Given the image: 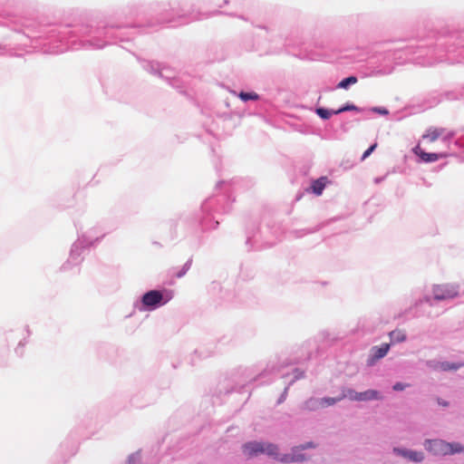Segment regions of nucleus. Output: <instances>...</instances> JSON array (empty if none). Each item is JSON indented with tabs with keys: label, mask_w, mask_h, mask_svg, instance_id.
<instances>
[{
	"label": "nucleus",
	"mask_w": 464,
	"mask_h": 464,
	"mask_svg": "<svg viewBox=\"0 0 464 464\" xmlns=\"http://www.w3.org/2000/svg\"><path fill=\"white\" fill-rule=\"evenodd\" d=\"M409 386L408 384H403L401 382H397L393 385V390L396 392L402 391L405 389V387Z\"/></svg>",
	"instance_id": "20"
},
{
	"label": "nucleus",
	"mask_w": 464,
	"mask_h": 464,
	"mask_svg": "<svg viewBox=\"0 0 464 464\" xmlns=\"http://www.w3.org/2000/svg\"><path fill=\"white\" fill-rule=\"evenodd\" d=\"M264 443L261 442H248L244 444L243 452L247 458H252L263 453Z\"/></svg>",
	"instance_id": "7"
},
{
	"label": "nucleus",
	"mask_w": 464,
	"mask_h": 464,
	"mask_svg": "<svg viewBox=\"0 0 464 464\" xmlns=\"http://www.w3.org/2000/svg\"><path fill=\"white\" fill-rule=\"evenodd\" d=\"M326 181L327 179L325 177H321L314 180L311 187L312 191L317 196L321 195L324 188H325Z\"/></svg>",
	"instance_id": "10"
},
{
	"label": "nucleus",
	"mask_w": 464,
	"mask_h": 464,
	"mask_svg": "<svg viewBox=\"0 0 464 464\" xmlns=\"http://www.w3.org/2000/svg\"><path fill=\"white\" fill-rule=\"evenodd\" d=\"M334 111H329L327 109H324V108H318L316 109V113L322 118V119H324V120H327L329 119L334 113Z\"/></svg>",
	"instance_id": "15"
},
{
	"label": "nucleus",
	"mask_w": 464,
	"mask_h": 464,
	"mask_svg": "<svg viewBox=\"0 0 464 464\" xmlns=\"http://www.w3.org/2000/svg\"><path fill=\"white\" fill-rule=\"evenodd\" d=\"M376 147H377V143H374L368 150H366L364 151V153L362 154V160H364L367 157H369L373 152V150L376 149Z\"/></svg>",
	"instance_id": "18"
},
{
	"label": "nucleus",
	"mask_w": 464,
	"mask_h": 464,
	"mask_svg": "<svg viewBox=\"0 0 464 464\" xmlns=\"http://www.w3.org/2000/svg\"><path fill=\"white\" fill-rule=\"evenodd\" d=\"M357 110H358V108L355 105L351 104V105H346L344 107H342V108L338 109L337 111H334V113L338 114V113H341V112H343L346 111H357Z\"/></svg>",
	"instance_id": "17"
},
{
	"label": "nucleus",
	"mask_w": 464,
	"mask_h": 464,
	"mask_svg": "<svg viewBox=\"0 0 464 464\" xmlns=\"http://www.w3.org/2000/svg\"><path fill=\"white\" fill-rule=\"evenodd\" d=\"M168 300L163 301V295L158 290H151L147 292L142 296V304L145 306L155 307L161 304H166Z\"/></svg>",
	"instance_id": "5"
},
{
	"label": "nucleus",
	"mask_w": 464,
	"mask_h": 464,
	"mask_svg": "<svg viewBox=\"0 0 464 464\" xmlns=\"http://www.w3.org/2000/svg\"><path fill=\"white\" fill-rule=\"evenodd\" d=\"M390 337L392 342L401 343V342L405 341L406 334H405L404 331L397 329V330L391 332Z\"/></svg>",
	"instance_id": "12"
},
{
	"label": "nucleus",
	"mask_w": 464,
	"mask_h": 464,
	"mask_svg": "<svg viewBox=\"0 0 464 464\" xmlns=\"http://www.w3.org/2000/svg\"><path fill=\"white\" fill-rule=\"evenodd\" d=\"M395 450L398 451L402 456H404L415 462H420L424 459L422 452L412 451V450Z\"/></svg>",
	"instance_id": "9"
},
{
	"label": "nucleus",
	"mask_w": 464,
	"mask_h": 464,
	"mask_svg": "<svg viewBox=\"0 0 464 464\" xmlns=\"http://www.w3.org/2000/svg\"><path fill=\"white\" fill-rule=\"evenodd\" d=\"M373 111H378L379 113H382V114H387L388 113V111L386 109L374 108Z\"/></svg>",
	"instance_id": "22"
},
{
	"label": "nucleus",
	"mask_w": 464,
	"mask_h": 464,
	"mask_svg": "<svg viewBox=\"0 0 464 464\" xmlns=\"http://www.w3.org/2000/svg\"><path fill=\"white\" fill-rule=\"evenodd\" d=\"M389 349L390 345L387 343L382 344L381 347L375 346L372 349V355L374 360H379L387 354Z\"/></svg>",
	"instance_id": "11"
},
{
	"label": "nucleus",
	"mask_w": 464,
	"mask_h": 464,
	"mask_svg": "<svg viewBox=\"0 0 464 464\" xmlns=\"http://www.w3.org/2000/svg\"><path fill=\"white\" fill-rule=\"evenodd\" d=\"M239 98L242 100V101H250V100H257L258 99V95L256 93V92H241L239 93Z\"/></svg>",
	"instance_id": "16"
},
{
	"label": "nucleus",
	"mask_w": 464,
	"mask_h": 464,
	"mask_svg": "<svg viewBox=\"0 0 464 464\" xmlns=\"http://www.w3.org/2000/svg\"><path fill=\"white\" fill-rule=\"evenodd\" d=\"M435 299L444 300L454 298L458 295V288L453 285H440L433 288Z\"/></svg>",
	"instance_id": "4"
},
{
	"label": "nucleus",
	"mask_w": 464,
	"mask_h": 464,
	"mask_svg": "<svg viewBox=\"0 0 464 464\" xmlns=\"http://www.w3.org/2000/svg\"><path fill=\"white\" fill-rule=\"evenodd\" d=\"M299 450V447L293 449V452L291 454H285L279 459L282 462H296L303 461L305 459L303 454H299L297 451Z\"/></svg>",
	"instance_id": "8"
},
{
	"label": "nucleus",
	"mask_w": 464,
	"mask_h": 464,
	"mask_svg": "<svg viewBox=\"0 0 464 464\" xmlns=\"http://www.w3.org/2000/svg\"><path fill=\"white\" fill-rule=\"evenodd\" d=\"M129 464H136L135 459H134L133 458H130V459H129Z\"/></svg>",
	"instance_id": "24"
},
{
	"label": "nucleus",
	"mask_w": 464,
	"mask_h": 464,
	"mask_svg": "<svg viewBox=\"0 0 464 464\" xmlns=\"http://www.w3.org/2000/svg\"><path fill=\"white\" fill-rule=\"evenodd\" d=\"M441 368L444 370V371H448V370H456L459 368L458 365H455V364H450L449 362H444L441 364Z\"/></svg>",
	"instance_id": "19"
},
{
	"label": "nucleus",
	"mask_w": 464,
	"mask_h": 464,
	"mask_svg": "<svg viewBox=\"0 0 464 464\" xmlns=\"http://www.w3.org/2000/svg\"><path fill=\"white\" fill-rule=\"evenodd\" d=\"M454 136V132L447 131L444 128L430 127L426 132L422 135V140L429 143L435 142L440 137L444 139H450Z\"/></svg>",
	"instance_id": "2"
},
{
	"label": "nucleus",
	"mask_w": 464,
	"mask_h": 464,
	"mask_svg": "<svg viewBox=\"0 0 464 464\" xmlns=\"http://www.w3.org/2000/svg\"><path fill=\"white\" fill-rule=\"evenodd\" d=\"M425 447L436 455L454 454L463 451L460 444L448 443L440 440H427Z\"/></svg>",
	"instance_id": "1"
},
{
	"label": "nucleus",
	"mask_w": 464,
	"mask_h": 464,
	"mask_svg": "<svg viewBox=\"0 0 464 464\" xmlns=\"http://www.w3.org/2000/svg\"><path fill=\"white\" fill-rule=\"evenodd\" d=\"M308 447H313L312 443H307L304 446H301V450H304V449L308 448Z\"/></svg>",
	"instance_id": "23"
},
{
	"label": "nucleus",
	"mask_w": 464,
	"mask_h": 464,
	"mask_svg": "<svg viewBox=\"0 0 464 464\" xmlns=\"http://www.w3.org/2000/svg\"><path fill=\"white\" fill-rule=\"evenodd\" d=\"M413 152L419 156L422 161L424 162H434V161H437L438 160L441 159V158H444L446 157L445 154L443 153H440V154H438V153H428V152H425L420 145H417L414 149H413Z\"/></svg>",
	"instance_id": "6"
},
{
	"label": "nucleus",
	"mask_w": 464,
	"mask_h": 464,
	"mask_svg": "<svg viewBox=\"0 0 464 464\" xmlns=\"http://www.w3.org/2000/svg\"><path fill=\"white\" fill-rule=\"evenodd\" d=\"M343 398V396L341 398H338V399L325 398L324 401L327 403V405H333L334 403H335L336 401H340Z\"/></svg>",
	"instance_id": "21"
},
{
	"label": "nucleus",
	"mask_w": 464,
	"mask_h": 464,
	"mask_svg": "<svg viewBox=\"0 0 464 464\" xmlns=\"http://www.w3.org/2000/svg\"><path fill=\"white\" fill-rule=\"evenodd\" d=\"M343 397L349 398L352 401H358L381 399L379 392L375 390H368L363 392H357L353 390L349 389L343 392Z\"/></svg>",
	"instance_id": "3"
},
{
	"label": "nucleus",
	"mask_w": 464,
	"mask_h": 464,
	"mask_svg": "<svg viewBox=\"0 0 464 464\" xmlns=\"http://www.w3.org/2000/svg\"><path fill=\"white\" fill-rule=\"evenodd\" d=\"M357 78L355 76H349L343 80H342L338 84L337 88L346 89L350 84H354L357 82Z\"/></svg>",
	"instance_id": "14"
},
{
	"label": "nucleus",
	"mask_w": 464,
	"mask_h": 464,
	"mask_svg": "<svg viewBox=\"0 0 464 464\" xmlns=\"http://www.w3.org/2000/svg\"><path fill=\"white\" fill-rule=\"evenodd\" d=\"M263 453L267 454L268 456H273L275 458L278 455V448L276 445L272 443H264Z\"/></svg>",
	"instance_id": "13"
}]
</instances>
